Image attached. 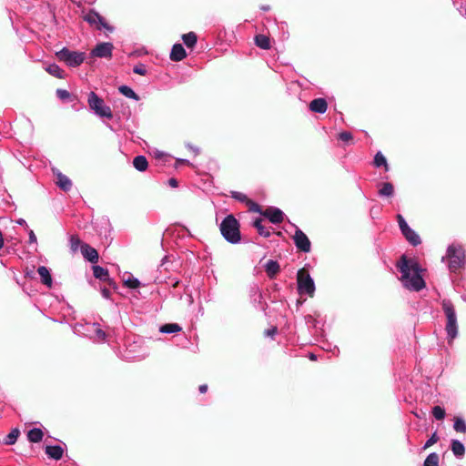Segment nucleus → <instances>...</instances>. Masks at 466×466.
<instances>
[{
  "label": "nucleus",
  "instance_id": "f257e3e1",
  "mask_svg": "<svg viewBox=\"0 0 466 466\" xmlns=\"http://www.w3.org/2000/svg\"><path fill=\"white\" fill-rule=\"evenodd\" d=\"M397 268L401 273L400 280L406 289L420 291L425 287V281L421 276L422 268L415 259L402 255L397 263Z\"/></svg>",
  "mask_w": 466,
  "mask_h": 466
},
{
  "label": "nucleus",
  "instance_id": "f03ea898",
  "mask_svg": "<svg viewBox=\"0 0 466 466\" xmlns=\"http://www.w3.org/2000/svg\"><path fill=\"white\" fill-rule=\"evenodd\" d=\"M219 229L223 238L231 244L241 240L239 223L233 215H228L220 223Z\"/></svg>",
  "mask_w": 466,
  "mask_h": 466
},
{
  "label": "nucleus",
  "instance_id": "7ed1b4c3",
  "mask_svg": "<svg viewBox=\"0 0 466 466\" xmlns=\"http://www.w3.org/2000/svg\"><path fill=\"white\" fill-rule=\"evenodd\" d=\"M448 259V268L450 271L456 272L465 264V251L461 245L451 244L448 247L446 256L442 257V261Z\"/></svg>",
  "mask_w": 466,
  "mask_h": 466
},
{
  "label": "nucleus",
  "instance_id": "20e7f679",
  "mask_svg": "<svg viewBox=\"0 0 466 466\" xmlns=\"http://www.w3.org/2000/svg\"><path fill=\"white\" fill-rule=\"evenodd\" d=\"M442 310L447 320L445 330L447 332L448 340L451 343L458 335L457 314L453 304L447 299L442 301Z\"/></svg>",
  "mask_w": 466,
  "mask_h": 466
},
{
  "label": "nucleus",
  "instance_id": "39448f33",
  "mask_svg": "<svg viewBox=\"0 0 466 466\" xmlns=\"http://www.w3.org/2000/svg\"><path fill=\"white\" fill-rule=\"evenodd\" d=\"M89 108L99 117L111 119L113 117L110 106H106L104 100L95 92H90L87 96Z\"/></svg>",
  "mask_w": 466,
  "mask_h": 466
},
{
  "label": "nucleus",
  "instance_id": "423d86ee",
  "mask_svg": "<svg viewBox=\"0 0 466 466\" xmlns=\"http://www.w3.org/2000/svg\"><path fill=\"white\" fill-rule=\"evenodd\" d=\"M56 57L67 66L77 67L86 59V54L79 51H72L66 47L56 53Z\"/></svg>",
  "mask_w": 466,
  "mask_h": 466
},
{
  "label": "nucleus",
  "instance_id": "0eeeda50",
  "mask_svg": "<svg viewBox=\"0 0 466 466\" xmlns=\"http://www.w3.org/2000/svg\"><path fill=\"white\" fill-rule=\"evenodd\" d=\"M297 279L299 292L312 297L315 292V284L308 271L304 268L299 269L297 274Z\"/></svg>",
  "mask_w": 466,
  "mask_h": 466
},
{
  "label": "nucleus",
  "instance_id": "6e6552de",
  "mask_svg": "<svg viewBox=\"0 0 466 466\" xmlns=\"http://www.w3.org/2000/svg\"><path fill=\"white\" fill-rule=\"evenodd\" d=\"M397 220L400 229L407 241H409L412 246H418L420 244L421 240L420 236L409 227L408 223L401 215L399 214L397 216Z\"/></svg>",
  "mask_w": 466,
  "mask_h": 466
},
{
  "label": "nucleus",
  "instance_id": "1a4fd4ad",
  "mask_svg": "<svg viewBox=\"0 0 466 466\" xmlns=\"http://www.w3.org/2000/svg\"><path fill=\"white\" fill-rule=\"evenodd\" d=\"M295 234L293 236V240L295 243L296 248L305 253H308L310 251L311 244L307 237V235L298 227H295Z\"/></svg>",
  "mask_w": 466,
  "mask_h": 466
},
{
  "label": "nucleus",
  "instance_id": "9d476101",
  "mask_svg": "<svg viewBox=\"0 0 466 466\" xmlns=\"http://www.w3.org/2000/svg\"><path fill=\"white\" fill-rule=\"evenodd\" d=\"M85 21L92 25H96L98 29L104 28L109 32H113L114 28L107 25L105 19L96 11H89L85 16Z\"/></svg>",
  "mask_w": 466,
  "mask_h": 466
},
{
  "label": "nucleus",
  "instance_id": "9b49d317",
  "mask_svg": "<svg viewBox=\"0 0 466 466\" xmlns=\"http://www.w3.org/2000/svg\"><path fill=\"white\" fill-rule=\"evenodd\" d=\"M113 45L111 43H99L92 50L91 55L95 57L109 58L112 56Z\"/></svg>",
  "mask_w": 466,
  "mask_h": 466
},
{
  "label": "nucleus",
  "instance_id": "f8f14e48",
  "mask_svg": "<svg viewBox=\"0 0 466 466\" xmlns=\"http://www.w3.org/2000/svg\"><path fill=\"white\" fill-rule=\"evenodd\" d=\"M261 214L274 224L280 223L284 219V213L278 208H268Z\"/></svg>",
  "mask_w": 466,
  "mask_h": 466
},
{
  "label": "nucleus",
  "instance_id": "ddd939ff",
  "mask_svg": "<svg viewBox=\"0 0 466 466\" xmlns=\"http://www.w3.org/2000/svg\"><path fill=\"white\" fill-rule=\"evenodd\" d=\"M170 59L174 62H179L183 60L187 56V53L185 48L181 44H175L172 46L171 52H170Z\"/></svg>",
  "mask_w": 466,
  "mask_h": 466
},
{
  "label": "nucleus",
  "instance_id": "4468645a",
  "mask_svg": "<svg viewBox=\"0 0 466 466\" xmlns=\"http://www.w3.org/2000/svg\"><path fill=\"white\" fill-rule=\"evenodd\" d=\"M81 252L85 258L92 263H96L98 260L97 251L87 244L81 245Z\"/></svg>",
  "mask_w": 466,
  "mask_h": 466
},
{
  "label": "nucleus",
  "instance_id": "2eb2a0df",
  "mask_svg": "<svg viewBox=\"0 0 466 466\" xmlns=\"http://www.w3.org/2000/svg\"><path fill=\"white\" fill-rule=\"evenodd\" d=\"M56 176V185L64 191H69L72 187V181L68 177L59 171H54Z\"/></svg>",
  "mask_w": 466,
  "mask_h": 466
},
{
  "label": "nucleus",
  "instance_id": "dca6fc26",
  "mask_svg": "<svg viewBox=\"0 0 466 466\" xmlns=\"http://www.w3.org/2000/svg\"><path fill=\"white\" fill-rule=\"evenodd\" d=\"M328 108L327 102L324 98H316L309 103V109L312 112L323 114Z\"/></svg>",
  "mask_w": 466,
  "mask_h": 466
},
{
  "label": "nucleus",
  "instance_id": "f3484780",
  "mask_svg": "<svg viewBox=\"0 0 466 466\" xmlns=\"http://www.w3.org/2000/svg\"><path fill=\"white\" fill-rule=\"evenodd\" d=\"M37 273L39 274V276L41 278L42 283L44 285H46V287L51 288L52 284H53V280H52V277H51L49 269L45 266H40L37 268Z\"/></svg>",
  "mask_w": 466,
  "mask_h": 466
},
{
  "label": "nucleus",
  "instance_id": "a211bd4d",
  "mask_svg": "<svg viewBox=\"0 0 466 466\" xmlns=\"http://www.w3.org/2000/svg\"><path fill=\"white\" fill-rule=\"evenodd\" d=\"M88 331H93L95 333V340L98 342H104L106 339V333L100 329L99 325L97 323H92L88 325Z\"/></svg>",
  "mask_w": 466,
  "mask_h": 466
},
{
  "label": "nucleus",
  "instance_id": "6ab92c4d",
  "mask_svg": "<svg viewBox=\"0 0 466 466\" xmlns=\"http://www.w3.org/2000/svg\"><path fill=\"white\" fill-rule=\"evenodd\" d=\"M46 453L47 454V456L49 458L57 461L62 458L64 450L61 446H58V445H54V446L47 445L46 447Z\"/></svg>",
  "mask_w": 466,
  "mask_h": 466
},
{
  "label": "nucleus",
  "instance_id": "aec40b11",
  "mask_svg": "<svg viewBox=\"0 0 466 466\" xmlns=\"http://www.w3.org/2000/svg\"><path fill=\"white\" fill-rule=\"evenodd\" d=\"M451 451L457 458H462L465 453V447L462 442L458 440L451 441Z\"/></svg>",
  "mask_w": 466,
  "mask_h": 466
},
{
  "label": "nucleus",
  "instance_id": "412c9836",
  "mask_svg": "<svg viewBox=\"0 0 466 466\" xmlns=\"http://www.w3.org/2000/svg\"><path fill=\"white\" fill-rule=\"evenodd\" d=\"M133 166L137 170L143 172V171L147 170V168L148 167V162H147L146 157L140 155V156H137L134 158Z\"/></svg>",
  "mask_w": 466,
  "mask_h": 466
},
{
  "label": "nucleus",
  "instance_id": "4be33fe9",
  "mask_svg": "<svg viewBox=\"0 0 466 466\" xmlns=\"http://www.w3.org/2000/svg\"><path fill=\"white\" fill-rule=\"evenodd\" d=\"M265 270L269 278H274L279 271V265L277 261L270 259L265 264Z\"/></svg>",
  "mask_w": 466,
  "mask_h": 466
},
{
  "label": "nucleus",
  "instance_id": "5701e85b",
  "mask_svg": "<svg viewBox=\"0 0 466 466\" xmlns=\"http://www.w3.org/2000/svg\"><path fill=\"white\" fill-rule=\"evenodd\" d=\"M93 274L96 279L100 280H109L108 270L103 267L93 266Z\"/></svg>",
  "mask_w": 466,
  "mask_h": 466
},
{
  "label": "nucleus",
  "instance_id": "b1692460",
  "mask_svg": "<svg viewBox=\"0 0 466 466\" xmlns=\"http://www.w3.org/2000/svg\"><path fill=\"white\" fill-rule=\"evenodd\" d=\"M43 436H44L43 431L38 428H34V429L30 430L27 433V438H28L29 441L35 442V443L41 441L43 439Z\"/></svg>",
  "mask_w": 466,
  "mask_h": 466
},
{
  "label": "nucleus",
  "instance_id": "393cba45",
  "mask_svg": "<svg viewBox=\"0 0 466 466\" xmlns=\"http://www.w3.org/2000/svg\"><path fill=\"white\" fill-rule=\"evenodd\" d=\"M180 330H181V327L177 323L165 324L159 328V331L161 333H165V334L177 333Z\"/></svg>",
  "mask_w": 466,
  "mask_h": 466
},
{
  "label": "nucleus",
  "instance_id": "a878e982",
  "mask_svg": "<svg viewBox=\"0 0 466 466\" xmlns=\"http://www.w3.org/2000/svg\"><path fill=\"white\" fill-rule=\"evenodd\" d=\"M46 72H48L51 76H56L57 78H64L65 72L62 68H60L57 65L52 64L46 67Z\"/></svg>",
  "mask_w": 466,
  "mask_h": 466
},
{
  "label": "nucleus",
  "instance_id": "bb28decb",
  "mask_svg": "<svg viewBox=\"0 0 466 466\" xmlns=\"http://www.w3.org/2000/svg\"><path fill=\"white\" fill-rule=\"evenodd\" d=\"M182 40L187 47L192 48L197 44L198 37L194 32H189L182 35Z\"/></svg>",
  "mask_w": 466,
  "mask_h": 466
},
{
  "label": "nucleus",
  "instance_id": "cd10ccee",
  "mask_svg": "<svg viewBox=\"0 0 466 466\" xmlns=\"http://www.w3.org/2000/svg\"><path fill=\"white\" fill-rule=\"evenodd\" d=\"M394 193L393 185L390 182H385L381 184V187L379 190V195L381 197H391Z\"/></svg>",
  "mask_w": 466,
  "mask_h": 466
},
{
  "label": "nucleus",
  "instance_id": "c85d7f7f",
  "mask_svg": "<svg viewBox=\"0 0 466 466\" xmlns=\"http://www.w3.org/2000/svg\"><path fill=\"white\" fill-rule=\"evenodd\" d=\"M118 90L123 96L128 98L134 99L136 101L139 100V96L136 94V92L127 86H120Z\"/></svg>",
  "mask_w": 466,
  "mask_h": 466
},
{
  "label": "nucleus",
  "instance_id": "c756f323",
  "mask_svg": "<svg viewBox=\"0 0 466 466\" xmlns=\"http://www.w3.org/2000/svg\"><path fill=\"white\" fill-rule=\"evenodd\" d=\"M255 43L256 45L262 48V49H269L270 48V43L268 36L264 35H258L255 37Z\"/></svg>",
  "mask_w": 466,
  "mask_h": 466
},
{
  "label": "nucleus",
  "instance_id": "7c9ffc66",
  "mask_svg": "<svg viewBox=\"0 0 466 466\" xmlns=\"http://www.w3.org/2000/svg\"><path fill=\"white\" fill-rule=\"evenodd\" d=\"M253 226L257 228L258 234L260 236H263L265 238H268L270 236V231L268 228H265L263 225H262V219L261 218H257L254 223H253Z\"/></svg>",
  "mask_w": 466,
  "mask_h": 466
},
{
  "label": "nucleus",
  "instance_id": "2f4dec72",
  "mask_svg": "<svg viewBox=\"0 0 466 466\" xmlns=\"http://www.w3.org/2000/svg\"><path fill=\"white\" fill-rule=\"evenodd\" d=\"M374 165L377 167H384L386 170L389 169V166H388V163H387V159L386 157L383 156V154L381 152H378L375 157H374Z\"/></svg>",
  "mask_w": 466,
  "mask_h": 466
},
{
  "label": "nucleus",
  "instance_id": "473e14b6",
  "mask_svg": "<svg viewBox=\"0 0 466 466\" xmlns=\"http://www.w3.org/2000/svg\"><path fill=\"white\" fill-rule=\"evenodd\" d=\"M453 428L457 432L466 433V422L462 418L455 417Z\"/></svg>",
  "mask_w": 466,
  "mask_h": 466
},
{
  "label": "nucleus",
  "instance_id": "72a5a7b5",
  "mask_svg": "<svg viewBox=\"0 0 466 466\" xmlns=\"http://www.w3.org/2000/svg\"><path fill=\"white\" fill-rule=\"evenodd\" d=\"M423 466H439V455L436 452L430 453L424 461Z\"/></svg>",
  "mask_w": 466,
  "mask_h": 466
},
{
  "label": "nucleus",
  "instance_id": "f704fd0d",
  "mask_svg": "<svg viewBox=\"0 0 466 466\" xmlns=\"http://www.w3.org/2000/svg\"><path fill=\"white\" fill-rule=\"evenodd\" d=\"M20 434V431L18 429H13L9 434L6 436L5 440V443L7 444V445H12L14 444L18 436Z\"/></svg>",
  "mask_w": 466,
  "mask_h": 466
},
{
  "label": "nucleus",
  "instance_id": "c9c22d12",
  "mask_svg": "<svg viewBox=\"0 0 466 466\" xmlns=\"http://www.w3.org/2000/svg\"><path fill=\"white\" fill-rule=\"evenodd\" d=\"M124 283L129 289H137L141 285L140 281L133 276H129Z\"/></svg>",
  "mask_w": 466,
  "mask_h": 466
},
{
  "label": "nucleus",
  "instance_id": "e433bc0d",
  "mask_svg": "<svg viewBox=\"0 0 466 466\" xmlns=\"http://www.w3.org/2000/svg\"><path fill=\"white\" fill-rule=\"evenodd\" d=\"M432 415L436 420H443L445 418V410L441 406H434L432 408Z\"/></svg>",
  "mask_w": 466,
  "mask_h": 466
},
{
  "label": "nucleus",
  "instance_id": "4c0bfd02",
  "mask_svg": "<svg viewBox=\"0 0 466 466\" xmlns=\"http://www.w3.org/2000/svg\"><path fill=\"white\" fill-rule=\"evenodd\" d=\"M81 245V240L76 236L70 238V248L73 251H76Z\"/></svg>",
  "mask_w": 466,
  "mask_h": 466
},
{
  "label": "nucleus",
  "instance_id": "58836bf2",
  "mask_svg": "<svg viewBox=\"0 0 466 466\" xmlns=\"http://www.w3.org/2000/svg\"><path fill=\"white\" fill-rule=\"evenodd\" d=\"M439 441V437L436 432H434L430 439L425 442L423 449L426 450L435 444Z\"/></svg>",
  "mask_w": 466,
  "mask_h": 466
},
{
  "label": "nucleus",
  "instance_id": "ea45409f",
  "mask_svg": "<svg viewBox=\"0 0 466 466\" xmlns=\"http://www.w3.org/2000/svg\"><path fill=\"white\" fill-rule=\"evenodd\" d=\"M134 73L141 76H145L147 74V69L145 65L139 64L133 68Z\"/></svg>",
  "mask_w": 466,
  "mask_h": 466
},
{
  "label": "nucleus",
  "instance_id": "a19ab883",
  "mask_svg": "<svg viewBox=\"0 0 466 466\" xmlns=\"http://www.w3.org/2000/svg\"><path fill=\"white\" fill-rule=\"evenodd\" d=\"M339 138L343 142H349L352 139V135L350 132L344 131L339 133Z\"/></svg>",
  "mask_w": 466,
  "mask_h": 466
},
{
  "label": "nucleus",
  "instance_id": "79ce46f5",
  "mask_svg": "<svg viewBox=\"0 0 466 466\" xmlns=\"http://www.w3.org/2000/svg\"><path fill=\"white\" fill-rule=\"evenodd\" d=\"M56 96L60 98V99H66L69 97L70 94L68 91L65 90V89H57L56 90Z\"/></svg>",
  "mask_w": 466,
  "mask_h": 466
},
{
  "label": "nucleus",
  "instance_id": "37998d69",
  "mask_svg": "<svg viewBox=\"0 0 466 466\" xmlns=\"http://www.w3.org/2000/svg\"><path fill=\"white\" fill-rule=\"evenodd\" d=\"M305 319H306V323L309 326H313V327L316 326L317 320L313 318V316L308 315L305 317Z\"/></svg>",
  "mask_w": 466,
  "mask_h": 466
},
{
  "label": "nucleus",
  "instance_id": "c03bdc74",
  "mask_svg": "<svg viewBox=\"0 0 466 466\" xmlns=\"http://www.w3.org/2000/svg\"><path fill=\"white\" fill-rule=\"evenodd\" d=\"M232 196L234 198L238 199L240 201H243L247 198V197L243 193H240V192H233Z\"/></svg>",
  "mask_w": 466,
  "mask_h": 466
},
{
  "label": "nucleus",
  "instance_id": "a18cd8bd",
  "mask_svg": "<svg viewBox=\"0 0 466 466\" xmlns=\"http://www.w3.org/2000/svg\"><path fill=\"white\" fill-rule=\"evenodd\" d=\"M28 237H29V243H31V244H35L36 243V241H37L36 240V236H35V234L34 233L33 230L30 229L28 231Z\"/></svg>",
  "mask_w": 466,
  "mask_h": 466
},
{
  "label": "nucleus",
  "instance_id": "49530a36",
  "mask_svg": "<svg viewBox=\"0 0 466 466\" xmlns=\"http://www.w3.org/2000/svg\"><path fill=\"white\" fill-rule=\"evenodd\" d=\"M101 294H102L103 298H105L106 299H110L111 292L108 289H106V288L102 289Z\"/></svg>",
  "mask_w": 466,
  "mask_h": 466
},
{
  "label": "nucleus",
  "instance_id": "de8ad7c7",
  "mask_svg": "<svg viewBox=\"0 0 466 466\" xmlns=\"http://www.w3.org/2000/svg\"><path fill=\"white\" fill-rule=\"evenodd\" d=\"M277 333V328L273 327L265 331V335L268 337H273Z\"/></svg>",
  "mask_w": 466,
  "mask_h": 466
},
{
  "label": "nucleus",
  "instance_id": "09e8293b",
  "mask_svg": "<svg viewBox=\"0 0 466 466\" xmlns=\"http://www.w3.org/2000/svg\"><path fill=\"white\" fill-rule=\"evenodd\" d=\"M168 185L172 187H177L178 186V183L176 178H169L168 179Z\"/></svg>",
  "mask_w": 466,
  "mask_h": 466
},
{
  "label": "nucleus",
  "instance_id": "8fccbe9b",
  "mask_svg": "<svg viewBox=\"0 0 466 466\" xmlns=\"http://www.w3.org/2000/svg\"><path fill=\"white\" fill-rule=\"evenodd\" d=\"M207 390H208V385L203 384V385L199 386V392L200 393H205V392H207Z\"/></svg>",
  "mask_w": 466,
  "mask_h": 466
},
{
  "label": "nucleus",
  "instance_id": "3c124183",
  "mask_svg": "<svg viewBox=\"0 0 466 466\" xmlns=\"http://www.w3.org/2000/svg\"><path fill=\"white\" fill-rule=\"evenodd\" d=\"M190 150H192L196 155L198 154V148H197L196 147L192 146V145H187V146Z\"/></svg>",
  "mask_w": 466,
  "mask_h": 466
},
{
  "label": "nucleus",
  "instance_id": "603ef678",
  "mask_svg": "<svg viewBox=\"0 0 466 466\" xmlns=\"http://www.w3.org/2000/svg\"><path fill=\"white\" fill-rule=\"evenodd\" d=\"M16 223H17V224H19V225H21V226H26V227H27V225H26V221H25L24 218H19V219H17V220H16Z\"/></svg>",
  "mask_w": 466,
  "mask_h": 466
},
{
  "label": "nucleus",
  "instance_id": "864d4df0",
  "mask_svg": "<svg viewBox=\"0 0 466 466\" xmlns=\"http://www.w3.org/2000/svg\"><path fill=\"white\" fill-rule=\"evenodd\" d=\"M3 246H4V238H3L2 233L0 232V249L3 248Z\"/></svg>",
  "mask_w": 466,
  "mask_h": 466
},
{
  "label": "nucleus",
  "instance_id": "5fc2aeb1",
  "mask_svg": "<svg viewBox=\"0 0 466 466\" xmlns=\"http://www.w3.org/2000/svg\"><path fill=\"white\" fill-rule=\"evenodd\" d=\"M252 209L256 212H260L259 207L258 205H255V208Z\"/></svg>",
  "mask_w": 466,
  "mask_h": 466
},
{
  "label": "nucleus",
  "instance_id": "6e6d98bb",
  "mask_svg": "<svg viewBox=\"0 0 466 466\" xmlns=\"http://www.w3.org/2000/svg\"><path fill=\"white\" fill-rule=\"evenodd\" d=\"M309 359H310L311 360H316V356H315L314 354H310V355H309Z\"/></svg>",
  "mask_w": 466,
  "mask_h": 466
},
{
  "label": "nucleus",
  "instance_id": "4d7b16f0",
  "mask_svg": "<svg viewBox=\"0 0 466 466\" xmlns=\"http://www.w3.org/2000/svg\"><path fill=\"white\" fill-rule=\"evenodd\" d=\"M262 9H263L264 11H268V10L269 9V7H268V6H263V7H262Z\"/></svg>",
  "mask_w": 466,
  "mask_h": 466
}]
</instances>
